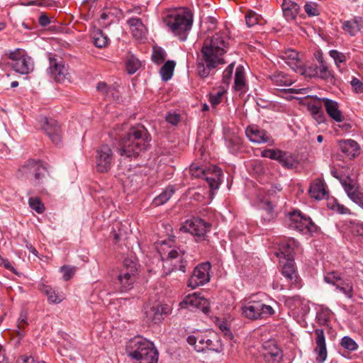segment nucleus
<instances>
[{"label": "nucleus", "instance_id": "obj_1", "mask_svg": "<svg viewBox=\"0 0 363 363\" xmlns=\"http://www.w3.org/2000/svg\"><path fill=\"white\" fill-rule=\"evenodd\" d=\"M228 44V38L220 33L204 40L201 50V58L197 63V73L201 77H208L212 69L225 63L223 55Z\"/></svg>", "mask_w": 363, "mask_h": 363}, {"label": "nucleus", "instance_id": "obj_2", "mask_svg": "<svg viewBox=\"0 0 363 363\" xmlns=\"http://www.w3.org/2000/svg\"><path fill=\"white\" fill-rule=\"evenodd\" d=\"M151 136L143 125L133 126L120 138L117 152L121 156L136 158L150 147Z\"/></svg>", "mask_w": 363, "mask_h": 363}, {"label": "nucleus", "instance_id": "obj_3", "mask_svg": "<svg viewBox=\"0 0 363 363\" xmlns=\"http://www.w3.org/2000/svg\"><path fill=\"white\" fill-rule=\"evenodd\" d=\"M164 23L181 40H185L192 26L193 15L188 9H175L164 18Z\"/></svg>", "mask_w": 363, "mask_h": 363}, {"label": "nucleus", "instance_id": "obj_4", "mask_svg": "<svg viewBox=\"0 0 363 363\" xmlns=\"http://www.w3.org/2000/svg\"><path fill=\"white\" fill-rule=\"evenodd\" d=\"M126 351L138 363H157L158 361V352L154 344L140 336L129 341Z\"/></svg>", "mask_w": 363, "mask_h": 363}, {"label": "nucleus", "instance_id": "obj_5", "mask_svg": "<svg viewBox=\"0 0 363 363\" xmlns=\"http://www.w3.org/2000/svg\"><path fill=\"white\" fill-rule=\"evenodd\" d=\"M257 295H253L245 300L242 305V314L247 319L255 320L267 318L275 313L274 308L264 303L257 298Z\"/></svg>", "mask_w": 363, "mask_h": 363}, {"label": "nucleus", "instance_id": "obj_6", "mask_svg": "<svg viewBox=\"0 0 363 363\" xmlns=\"http://www.w3.org/2000/svg\"><path fill=\"white\" fill-rule=\"evenodd\" d=\"M48 173L47 169L39 161L28 160L18 171L20 179H29L35 186L43 184Z\"/></svg>", "mask_w": 363, "mask_h": 363}, {"label": "nucleus", "instance_id": "obj_7", "mask_svg": "<svg viewBox=\"0 0 363 363\" xmlns=\"http://www.w3.org/2000/svg\"><path fill=\"white\" fill-rule=\"evenodd\" d=\"M186 341L190 345L194 346V349L197 352H203L208 350L220 352L223 349L220 339L215 334L211 335L201 334L189 335Z\"/></svg>", "mask_w": 363, "mask_h": 363}, {"label": "nucleus", "instance_id": "obj_8", "mask_svg": "<svg viewBox=\"0 0 363 363\" xmlns=\"http://www.w3.org/2000/svg\"><path fill=\"white\" fill-rule=\"evenodd\" d=\"M138 274L137 264L133 259L126 258L118 277L121 291H125L133 288Z\"/></svg>", "mask_w": 363, "mask_h": 363}, {"label": "nucleus", "instance_id": "obj_9", "mask_svg": "<svg viewBox=\"0 0 363 363\" xmlns=\"http://www.w3.org/2000/svg\"><path fill=\"white\" fill-rule=\"evenodd\" d=\"M211 224L199 218L187 220L180 228V231L189 233L194 237L196 242L206 240L207 232L211 230Z\"/></svg>", "mask_w": 363, "mask_h": 363}, {"label": "nucleus", "instance_id": "obj_10", "mask_svg": "<svg viewBox=\"0 0 363 363\" xmlns=\"http://www.w3.org/2000/svg\"><path fill=\"white\" fill-rule=\"evenodd\" d=\"M289 227L303 234L312 235L318 231V227L310 217L303 215L301 212L294 211L289 214Z\"/></svg>", "mask_w": 363, "mask_h": 363}, {"label": "nucleus", "instance_id": "obj_11", "mask_svg": "<svg viewBox=\"0 0 363 363\" xmlns=\"http://www.w3.org/2000/svg\"><path fill=\"white\" fill-rule=\"evenodd\" d=\"M49 72L56 82H70V74L64 60L52 54L49 55Z\"/></svg>", "mask_w": 363, "mask_h": 363}, {"label": "nucleus", "instance_id": "obj_12", "mask_svg": "<svg viewBox=\"0 0 363 363\" xmlns=\"http://www.w3.org/2000/svg\"><path fill=\"white\" fill-rule=\"evenodd\" d=\"M113 152L107 145H101L96 152V168L99 172H107L113 164Z\"/></svg>", "mask_w": 363, "mask_h": 363}, {"label": "nucleus", "instance_id": "obj_13", "mask_svg": "<svg viewBox=\"0 0 363 363\" xmlns=\"http://www.w3.org/2000/svg\"><path fill=\"white\" fill-rule=\"evenodd\" d=\"M211 267V264L208 262L201 263L195 267L192 275L188 281V286L194 289L208 282L210 280L209 271Z\"/></svg>", "mask_w": 363, "mask_h": 363}, {"label": "nucleus", "instance_id": "obj_14", "mask_svg": "<svg viewBox=\"0 0 363 363\" xmlns=\"http://www.w3.org/2000/svg\"><path fill=\"white\" fill-rule=\"evenodd\" d=\"M348 276L345 274L342 275L336 272H331L328 273L324 277V280L328 284H333L336 287L337 289L340 290L348 298L353 297V283L346 282V286H342V284L346 279Z\"/></svg>", "mask_w": 363, "mask_h": 363}, {"label": "nucleus", "instance_id": "obj_15", "mask_svg": "<svg viewBox=\"0 0 363 363\" xmlns=\"http://www.w3.org/2000/svg\"><path fill=\"white\" fill-rule=\"evenodd\" d=\"M164 267H172V269L166 274H169L172 271L179 270L185 272L187 261L184 257V252L182 250H171L166 258H163Z\"/></svg>", "mask_w": 363, "mask_h": 363}, {"label": "nucleus", "instance_id": "obj_16", "mask_svg": "<svg viewBox=\"0 0 363 363\" xmlns=\"http://www.w3.org/2000/svg\"><path fill=\"white\" fill-rule=\"evenodd\" d=\"M169 312L170 308L167 304L155 303L145 307L146 318L154 323H160Z\"/></svg>", "mask_w": 363, "mask_h": 363}, {"label": "nucleus", "instance_id": "obj_17", "mask_svg": "<svg viewBox=\"0 0 363 363\" xmlns=\"http://www.w3.org/2000/svg\"><path fill=\"white\" fill-rule=\"evenodd\" d=\"M340 182L348 197L363 209V194L357 190L354 181L349 177H345V179H340Z\"/></svg>", "mask_w": 363, "mask_h": 363}, {"label": "nucleus", "instance_id": "obj_18", "mask_svg": "<svg viewBox=\"0 0 363 363\" xmlns=\"http://www.w3.org/2000/svg\"><path fill=\"white\" fill-rule=\"evenodd\" d=\"M43 128L55 145H60L61 128L55 120L49 118H44Z\"/></svg>", "mask_w": 363, "mask_h": 363}, {"label": "nucleus", "instance_id": "obj_19", "mask_svg": "<svg viewBox=\"0 0 363 363\" xmlns=\"http://www.w3.org/2000/svg\"><path fill=\"white\" fill-rule=\"evenodd\" d=\"M182 308L188 307L200 308L203 313L207 314L210 311L209 303L206 299L201 298L196 294L189 295L179 303Z\"/></svg>", "mask_w": 363, "mask_h": 363}, {"label": "nucleus", "instance_id": "obj_20", "mask_svg": "<svg viewBox=\"0 0 363 363\" xmlns=\"http://www.w3.org/2000/svg\"><path fill=\"white\" fill-rule=\"evenodd\" d=\"M245 133L249 140L255 143H272L271 135L264 130L256 125H250L246 128Z\"/></svg>", "mask_w": 363, "mask_h": 363}, {"label": "nucleus", "instance_id": "obj_21", "mask_svg": "<svg viewBox=\"0 0 363 363\" xmlns=\"http://www.w3.org/2000/svg\"><path fill=\"white\" fill-rule=\"evenodd\" d=\"M315 344L316 347L314 349L317 354L316 361L318 363H323L327 358V348L325 344V337L324 331L322 329H315Z\"/></svg>", "mask_w": 363, "mask_h": 363}, {"label": "nucleus", "instance_id": "obj_22", "mask_svg": "<svg viewBox=\"0 0 363 363\" xmlns=\"http://www.w3.org/2000/svg\"><path fill=\"white\" fill-rule=\"evenodd\" d=\"M317 79L333 84L335 82V77L333 70L329 68L328 63L324 60L322 55L317 57Z\"/></svg>", "mask_w": 363, "mask_h": 363}, {"label": "nucleus", "instance_id": "obj_23", "mask_svg": "<svg viewBox=\"0 0 363 363\" xmlns=\"http://www.w3.org/2000/svg\"><path fill=\"white\" fill-rule=\"evenodd\" d=\"M298 242L294 238H289L279 244V252L277 256L285 260H294V250L298 247Z\"/></svg>", "mask_w": 363, "mask_h": 363}, {"label": "nucleus", "instance_id": "obj_24", "mask_svg": "<svg viewBox=\"0 0 363 363\" xmlns=\"http://www.w3.org/2000/svg\"><path fill=\"white\" fill-rule=\"evenodd\" d=\"M319 100L324 103L325 111L333 120L336 122H342L344 120V116L337 101L328 98L319 99Z\"/></svg>", "mask_w": 363, "mask_h": 363}, {"label": "nucleus", "instance_id": "obj_25", "mask_svg": "<svg viewBox=\"0 0 363 363\" xmlns=\"http://www.w3.org/2000/svg\"><path fill=\"white\" fill-rule=\"evenodd\" d=\"M282 264L281 274L286 278L291 286H296L298 281V275L295 269L294 259L281 261Z\"/></svg>", "mask_w": 363, "mask_h": 363}, {"label": "nucleus", "instance_id": "obj_26", "mask_svg": "<svg viewBox=\"0 0 363 363\" xmlns=\"http://www.w3.org/2000/svg\"><path fill=\"white\" fill-rule=\"evenodd\" d=\"M12 68L18 73L26 74L33 69V62L30 57L22 55L16 62L11 63Z\"/></svg>", "mask_w": 363, "mask_h": 363}, {"label": "nucleus", "instance_id": "obj_27", "mask_svg": "<svg viewBox=\"0 0 363 363\" xmlns=\"http://www.w3.org/2000/svg\"><path fill=\"white\" fill-rule=\"evenodd\" d=\"M283 15L288 21L295 20L300 10L299 5L291 0H283L281 4Z\"/></svg>", "mask_w": 363, "mask_h": 363}, {"label": "nucleus", "instance_id": "obj_28", "mask_svg": "<svg viewBox=\"0 0 363 363\" xmlns=\"http://www.w3.org/2000/svg\"><path fill=\"white\" fill-rule=\"evenodd\" d=\"M128 23L135 39L142 40L145 38L146 28L140 18H131L128 21Z\"/></svg>", "mask_w": 363, "mask_h": 363}, {"label": "nucleus", "instance_id": "obj_29", "mask_svg": "<svg viewBox=\"0 0 363 363\" xmlns=\"http://www.w3.org/2000/svg\"><path fill=\"white\" fill-rule=\"evenodd\" d=\"M309 194L312 198L321 200L327 195L325 184L320 179H315L310 186Z\"/></svg>", "mask_w": 363, "mask_h": 363}, {"label": "nucleus", "instance_id": "obj_30", "mask_svg": "<svg viewBox=\"0 0 363 363\" xmlns=\"http://www.w3.org/2000/svg\"><path fill=\"white\" fill-rule=\"evenodd\" d=\"M340 148L350 159L354 158L359 154V146L358 143L353 140H346L339 143Z\"/></svg>", "mask_w": 363, "mask_h": 363}, {"label": "nucleus", "instance_id": "obj_31", "mask_svg": "<svg viewBox=\"0 0 363 363\" xmlns=\"http://www.w3.org/2000/svg\"><path fill=\"white\" fill-rule=\"evenodd\" d=\"M280 58L284 61L292 69L295 70L298 67L299 62L298 52L292 49H288L282 52L280 55Z\"/></svg>", "mask_w": 363, "mask_h": 363}, {"label": "nucleus", "instance_id": "obj_32", "mask_svg": "<svg viewBox=\"0 0 363 363\" xmlns=\"http://www.w3.org/2000/svg\"><path fill=\"white\" fill-rule=\"evenodd\" d=\"M362 26V18L354 17L352 20L345 21L342 24V29L351 36L355 35Z\"/></svg>", "mask_w": 363, "mask_h": 363}, {"label": "nucleus", "instance_id": "obj_33", "mask_svg": "<svg viewBox=\"0 0 363 363\" xmlns=\"http://www.w3.org/2000/svg\"><path fill=\"white\" fill-rule=\"evenodd\" d=\"M270 80L277 86H288L292 84L291 79L281 72H276L269 76Z\"/></svg>", "mask_w": 363, "mask_h": 363}, {"label": "nucleus", "instance_id": "obj_34", "mask_svg": "<svg viewBox=\"0 0 363 363\" xmlns=\"http://www.w3.org/2000/svg\"><path fill=\"white\" fill-rule=\"evenodd\" d=\"M246 86L245 70L242 66H238L235 69L234 87L237 91H244Z\"/></svg>", "mask_w": 363, "mask_h": 363}, {"label": "nucleus", "instance_id": "obj_35", "mask_svg": "<svg viewBox=\"0 0 363 363\" xmlns=\"http://www.w3.org/2000/svg\"><path fill=\"white\" fill-rule=\"evenodd\" d=\"M174 191V188L172 186H167L160 195L153 199L152 204L155 206H159L165 203L172 196Z\"/></svg>", "mask_w": 363, "mask_h": 363}, {"label": "nucleus", "instance_id": "obj_36", "mask_svg": "<svg viewBox=\"0 0 363 363\" xmlns=\"http://www.w3.org/2000/svg\"><path fill=\"white\" fill-rule=\"evenodd\" d=\"M222 175L221 169L217 167H213V173L211 176L206 174L203 179L208 182L211 189H218L220 183V177Z\"/></svg>", "mask_w": 363, "mask_h": 363}, {"label": "nucleus", "instance_id": "obj_37", "mask_svg": "<svg viewBox=\"0 0 363 363\" xmlns=\"http://www.w3.org/2000/svg\"><path fill=\"white\" fill-rule=\"evenodd\" d=\"M175 65L176 63L173 60H168L163 65L160 70L162 80L167 82L172 78Z\"/></svg>", "mask_w": 363, "mask_h": 363}, {"label": "nucleus", "instance_id": "obj_38", "mask_svg": "<svg viewBox=\"0 0 363 363\" xmlns=\"http://www.w3.org/2000/svg\"><path fill=\"white\" fill-rule=\"evenodd\" d=\"M92 39L94 45L99 48L106 47L108 43V37L101 30H97L92 33Z\"/></svg>", "mask_w": 363, "mask_h": 363}, {"label": "nucleus", "instance_id": "obj_39", "mask_svg": "<svg viewBox=\"0 0 363 363\" xmlns=\"http://www.w3.org/2000/svg\"><path fill=\"white\" fill-rule=\"evenodd\" d=\"M42 291L48 296L50 303H59L63 300L62 296L56 293L55 290L50 286H44Z\"/></svg>", "mask_w": 363, "mask_h": 363}, {"label": "nucleus", "instance_id": "obj_40", "mask_svg": "<svg viewBox=\"0 0 363 363\" xmlns=\"http://www.w3.org/2000/svg\"><path fill=\"white\" fill-rule=\"evenodd\" d=\"M283 167H284L286 169H294L296 167V160L294 157L283 151V155L281 157V158L278 161Z\"/></svg>", "mask_w": 363, "mask_h": 363}, {"label": "nucleus", "instance_id": "obj_41", "mask_svg": "<svg viewBox=\"0 0 363 363\" xmlns=\"http://www.w3.org/2000/svg\"><path fill=\"white\" fill-rule=\"evenodd\" d=\"M167 57V53L164 49L160 47H153L152 60L157 65L162 63Z\"/></svg>", "mask_w": 363, "mask_h": 363}, {"label": "nucleus", "instance_id": "obj_42", "mask_svg": "<svg viewBox=\"0 0 363 363\" xmlns=\"http://www.w3.org/2000/svg\"><path fill=\"white\" fill-rule=\"evenodd\" d=\"M235 62L230 63L223 71L222 83L224 84L222 87H225L226 89L229 86L234 70Z\"/></svg>", "mask_w": 363, "mask_h": 363}, {"label": "nucleus", "instance_id": "obj_43", "mask_svg": "<svg viewBox=\"0 0 363 363\" xmlns=\"http://www.w3.org/2000/svg\"><path fill=\"white\" fill-rule=\"evenodd\" d=\"M126 69L128 74H133L140 68V62L134 56H130L126 61Z\"/></svg>", "mask_w": 363, "mask_h": 363}, {"label": "nucleus", "instance_id": "obj_44", "mask_svg": "<svg viewBox=\"0 0 363 363\" xmlns=\"http://www.w3.org/2000/svg\"><path fill=\"white\" fill-rule=\"evenodd\" d=\"M309 109L313 114L314 118L318 123H323L325 120V115L321 106L317 104H311L309 106Z\"/></svg>", "mask_w": 363, "mask_h": 363}, {"label": "nucleus", "instance_id": "obj_45", "mask_svg": "<svg viewBox=\"0 0 363 363\" xmlns=\"http://www.w3.org/2000/svg\"><path fill=\"white\" fill-rule=\"evenodd\" d=\"M329 55L334 60L337 67H340V63L345 62L348 58V54H344L337 50H330Z\"/></svg>", "mask_w": 363, "mask_h": 363}, {"label": "nucleus", "instance_id": "obj_46", "mask_svg": "<svg viewBox=\"0 0 363 363\" xmlns=\"http://www.w3.org/2000/svg\"><path fill=\"white\" fill-rule=\"evenodd\" d=\"M262 157L279 161L283 155V151L279 149H267L261 153Z\"/></svg>", "mask_w": 363, "mask_h": 363}, {"label": "nucleus", "instance_id": "obj_47", "mask_svg": "<svg viewBox=\"0 0 363 363\" xmlns=\"http://www.w3.org/2000/svg\"><path fill=\"white\" fill-rule=\"evenodd\" d=\"M340 345L349 351H355L358 348L357 342L349 336H344L341 339Z\"/></svg>", "mask_w": 363, "mask_h": 363}, {"label": "nucleus", "instance_id": "obj_48", "mask_svg": "<svg viewBox=\"0 0 363 363\" xmlns=\"http://www.w3.org/2000/svg\"><path fill=\"white\" fill-rule=\"evenodd\" d=\"M262 356L266 363H280L283 358V353L263 352Z\"/></svg>", "mask_w": 363, "mask_h": 363}, {"label": "nucleus", "instance_id": "obj_49", "mask_svg": "<svg viewBox=\"0 0 363 363\" xmlns=\"http://www.w3.org/2000/svg\"><path fill=\"white\" fill-rule=\"evenodd\" d=\"M30 207L35 210L38 213H42L45 211L43 203L41 202L39 197H31L28 200Z\"/></svg>", "mask_w": 363, "mask_h": 363}, {"label": "nucleus", "instance_id": "obj_50", "mask_svg": "<svg viewBox=\"0 0 363 363\" xmlns=\"http://www.w3.org/2000/svg\"><path fill=\"white\" fill-rule=\"evenodd\" d=\"M263 352L283 353L274 340H270L263 344Z\"/></svg>", "mask_w": 363, "mask_h": 363}, {"label": "nucleus", "instance_id": "obj_51", "mask_svg": "<svg viewBox=\"0 0 363 363\" xmlns=\"http://www.w3.org/2000/svg\"><path fill=\"white\" fill-rule=\"evenodd\" d=\"M27 320V314L26 313H21L20 317L17 323L18 330L16 331L18 333V336L20 337H23L24 336V334L22 333V330H24L26 325H28Z\"/></svg>", "mask_w": 363, "mask_h": 363}, {"label": "nucleus", "instance_id": "obj_52", "mask_svg": "<svg viewBox=\"0 0 363 363\" xmlns=\"http://www.w3.org/2000/svg\"><path fill=\"white\" fill-rule=\"evenodd\" d=\"M60 272L62 274L63 279L66 281L69 280L74 275L77 267L68 265H63L60 269Z\"/></svg>", "mask_w": 363, "mask_h": 363}, {"label": "nucleus", "instance_id": "obj_53", "mask_svg": "<svg viewBox=\"0 0 363 363\" xmlns=\"http://www.w3.org/2000/svg\"><path fill=\"white\" fill-rule=\"evenodd\" d=\"M190 172L194 177H204L206 174H208V171L203 169L196 164H192L189 168Z\"/></svg>", "mask_w": 363, "mask_h": 363}, {"label": "nucleus", "instance_id": "obj_54", "mask_svg": "<svg viewBox=\"0 0 363 363\" xmlns=\"http://www.w3.org/2000/svg\"><path fill=\"white\" fill-rule=\"evenodd\" d=\"M245 21L248 27L255 26L259 22V18L256 13L250 11L245 15Z\"/></svg>", "mask_w": 363, "mask_h": 363}, {"label": "nucleus", "instance_id": "obj_55", "mask_svg": "<svg viewBox=\"0 0 363 363\" xmlns=\"http://www.w3.org/2000/svg\"><path fill=\"white\" fill-rule=\"evenodd\" d=\"M222 91H218L216 94L210 95V103L213 106H216L221 101L223 94L226 91L225 87H222Z\"/></svg>", "mask_w": 363, "mask_h": 363}, {"label": "nucleus", "instance_id": "obj_56", "mask_svg": "<svg viewBox=\"0 0 363 363\" xmlns=\"http://www.w3.org/2000/svg\"><path fill=\"white\" fill-rule=\"evenodd\" d=\"M316 69V64L306 66L303 69L302 74L306 77L317 78Z\"/></svg>", "mask_w": 363, "mask_h": 363}, {"label": "nucleus", "instance_id": "obj_57", "mask_svg": "<svg viewBox=\"0 0 363 363\" xmlns=\"http://www.w3.org/2000/svg\"><path fill=\"white\" fill-rule=\"evenodd\" d=\"M330 312L329 310L321 311L318 313L316 318L320 325H325L330 320Z\"/></svg>", "mask_w": 363, "mask_h": 363}, {"label": "nucleus", "instance_id": "obj_58", "mask_svg": "<svg viewBox=\"0 0 363 363\" xmlns=\"http://www.w3.org/2000/svg\"><path fill=\"white\" fill-rule=\"evenodd\" d=\"M304 10L309 16H315L319 15L317 4L315 3H306L304 6Z\"/></svg>", "mask_w": 363, "mask_h": 363}, {"label": "nucleus", "instance_id": "obj_59", "mask_svg": "<svg viewBox=\"0 0 363 363\" xmlns=\"http://www.w3.org/2000/svg\"><path fill=\"white\" fill-rule=\"evenodd\" d=\"M350 84L355 93L363 94L362 81H360L359 79L354 77L352 78V80L350 81Z\"/></svg>", "mask_w": 363, "mask_h": 363}, {"label": "nucleus", "instance_id": "obj_60", "mask_svg": "<svg viewBox=\"0 0 363 363\" xmlns=\"http://www.w3.org/2000/svg\"><path fill=\"white\" fill-rule=\"evenodd\" d=\"M260 208L264 210L270 217H274V206L267 199L261 201Z\"/></svg>", "mask_w": 363, "mask_h": 363}, {"label": "nucleus", "instance_id": "obj_61", "mask_svg": "<svg viewBox=\"0 0 363 363\" xmlns=\"http://www.w3.org/2000/svg\"><path fill=\"white\" fill-rule=\"evenodd\" d=\"M96 89L99 91L102 92L106 96L113 94L114 91V88L108 86L105 82H103L98 83Z\"/></svg>", "mask_w": 363, "mask_h": 363}, {"label": "nucleus", "instance_id": "obj_62", "mask_svg": "<svg viewBox=\"0 0 363 363\" xmlns=\"http://www.w3.org/2000/svg\"><path fill=\"white\" fill-rule=\"evenodd\" d=\"M331 208L340 214H350V210L344 205L335 201L331 206Z\"/></svg>", "mask_w": 363, "mask_h": 363}, {"label": "nucleus", "instance_id": "obj_63", "mask_svg": "<svg viewBox=\"0 0 363 363\" xmlns=\"http://www.w3.org/2000/svg\"><path fill=\"white\" fill-rule=\"evenodd\" d=\"M8 57L12 60V62H16L19 58L22 57V55L19 52V49H16L14 51H9L6 54Z\"/></svg>", "mask_w": 363, "mask_h": 363}, {"label": "nucleus", "instance_id": "obj_64", "mask_svg": "<svg viewBox=\"0 0 363 363\" xmlns=\"http://www.w3.org/2000/svg\"><path fill=\"white\" fill-rule=\"evenodd\" d=\"M38 23L41 26L45 27L50 23V19L45 13H42L38 18Z\"/></svg>", "mask_w": 363, "mask_h": 363}]
</instances>
